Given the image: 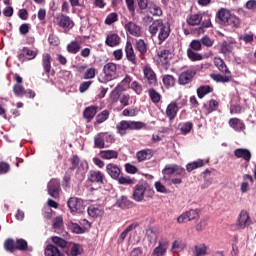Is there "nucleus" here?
Here are the masks:
<instances>
[{
	"mask_svg": "<svg viewBox=\"0 0 256 256\" xmlns=\"http://www.w3.org/2000/svg\"><path fill=\"white\" fill-rule=\"evenodd\" d=\"M52 243L53 244H48L46 246L45 256H63V254H61V251L57 247L65 249V247H67V241H65L61 237H52Z\"/></svg>",
	"mask_w": 256,
	"mask_h": 256,
	"instance_id": "f257e3e1",
	"label": "nucleus"
},
{
	"mask_svg": "<svg viewBox=\"0 0 256 256\" xmlns=\"http://www.w3.org/2000/svg\"><path fill=\"white\" fill-rule=\"evenodd\" d=\"M143 127H145L143 122L122 120L117 124L116 129L119 135L123 137V135H127V130L133 131L143 129Z\"/></svg>",
	"mask_w": 256,
	"mask_h": 256,
	"instance_id": "f03ea898",
	"label": "nucleus"
},
{
	"mask_svg": "<svg viewBox=\"0 0 256 256\" xmlns=\"http://www.w3.org/2000/svg\"><path fill=\"white\" fill-rule=\"evenodd\" d=\"M117 79V64L109 62L103 67V83Z\"/></svg>",
	"mask_w": 256,
	"mask_h": 256,
	"instance_id": "7ed1b4c3",
	"label": "nucleus"
},
{
	"mask_svg": "<svg viewBox=\"0 0 256 256\" xmlns=\"http://www.w3.org/2000/svg\"><path fill=\"white\" fill-rule=\"evenodd\" d=\"M162 173L163 175H177L178 177H185V175H187L185 168H182L181 166L175 164L166 165L165 168L162 170Z\"/></svg>",
	"mask_w": 256,
	"mask_h": 256,
	"instance_id": "20e7f679",
	"label": "nucleus"
},
{
	"mask_svg": "<svg viewBox=\"0 0 256 256\" xmlns=\"http://www.w3.org/2000/svg\"><path fill=\"white\" fill-rule=\"evenodd\" d=\"M106 143H113V135L105 132L99 133L94 137V145L98 149H103Z\"/></svg>",
	"mask_w": 256,
	"mask_h": 256,
	"instance_id": "39448f33",
	"label": "nucleus"
},
{
	"mask_svg": "<svg viewBox=\"0 0 256 256\" xmlns=\"http://www.w3.org/2000/svg\"><path fill=\"white\" fill-rule=\"evenodd\" d=\"M67 205L71 213H83V211H85V204H83V201L79 198H70Z\"/></svg>",
	"mask_w": 256,
	"mask_h": 256,
	"instance_id": "423d86ee",
	"label": "nucleus"
},
{
	"mask_svg": "<svg viewBox=\"0 0 256 256\" xmlns=\"http://www.w3.org/2000/svg\"><path fill=\"white\" fill-rule=\"evenodd\" d=\"M59 191H61V182L58 179H52L48 183V194L53 199H57L59 197Z\"/></svg>",
	"mask_w": 256,
	"mask_h": 256,
	"instance_id": "0eeeda50",
	"label": "nucleus"
},
{
	"mask_svg": "<svg viewBox=\"0 0 256 256\" xmlns=\"http://www.w3.org/2000/svg\"><path fill=\"white\" fill-rule=\"evenodd\" d=\"M195 75H197V71L195 69H188L179 75L178 82L180 85H187L191 83Z\"/></svg>",
	"mask_w": 256,
	"mask_h": 256,
	"instance_id": "6e6552de",
	"label": "nucleus"
},
{
	"mask_svg": "<svg viewBox=\"0 0 256 256\" xmlns=\"http://www.w3.org/2000/svg\"><path fill=\"white\" fill-rule=\"evenodd\" d=\"M125 30L129 35H132L133 37H141L143 35V30H141V26H139L135 22H128L124 25Z\"/></svg>",
	"mask_w": 256,
	"mask_h": 256,
	"instance_id": "1a4fd4ad",
	"label": "nucleus"
},
{
	"mask_svg": "<svg viewBox=\"0 0 256 256\" xmlns=\"http://www.w3.org/2000/svg\"><path fill=\"white\" fill-rule=\"evenodd\" d=\"M56 23L59 25V27H62L63 29H73V26L75 25L73 23V20L69 16H66L65 14H59L56 16Z\"/></svg>",
	"mask_w": 256,
	"mask_h": 256,
	"instance_id": "9d476101",
	"label": "nucleus"
},
{
	"mask_svg": "<svg viewBox=\"0 0 256 256\" xmlns=\"http://www.w3.org/2000/svg\"><path fill=\"white\" fill-rule=\"evenodd\" d=\"M237 47V41L235 39L230 38L228 41L222 42L220 46V51L223 53V55H229V53H232L233 49Z\"/></svg>",
	"mask_w": 256,
	"mask_h": 256,
	"instance_id": "9b49d317",
	"label": "nucleus"
},
{
	"mask_svg": "<svg viewBox=\"0 0 256 256\" xmlns=\"http://www.w3.org/2000/svg\"><path fill=\"white\" fill-rule=\"evenodd\" d=\"M88 179L91 183L103 185V181H105V174H103L101 171L91 170L89 172Z\"/></svg>",
	"mask_w": 256,
	"mask_h": 256,
	"instance_id": "f8f14e48",
	"label": "nucleus"
},
{
	"mask_svg": "<svg viewBox=\"0 0 256 256\" xmlns=\"http://www.w3.org/2000/svg\"><path fill=\"white\" fill-rule=\"evenodd\" d=\"M169 249V242L167 240H160L158 246L153 250L152 256H165Z\"/></svg>",
	"mask_w": 256,
	"mask_h": 256,
	"instance_id": "ddd939ff",
	"label": "nucleus"
},
{
	"mask_svg": "<svg viewBox=\"0 0 256 256\" xmlns=\"http://www.w3.org/2000/svg\"><path fill=\"white\" fill-rule=\"evenodd\" d=\"M144 77H146L149 85H157V75L149 66L143 67Z\"/></svg>",
	"mask_w": 256,
	"mask_h": 256,
	"instance_id": "4468645a",
	"label": "nucleus"
},
{
	"mask_svg": "<svg viewBox=\"0 0 256 256\" xmlns=\"http://www.w3.org/2000/svg\"><path fill=\"white\" fill-rule=\"evenodd\" d=\"M234 157L243 159L246 163H249V161H251V151L247 148H237L234 150Z\"/></svg>",
	"mask_w": 256,
	"mask_h": 256,
	"instance_id": "2eb2a0df",
	"label": "nucleus"
},
{
	"mask_svg": "<svg viewBox=\"0 0 256 256\" xmlns=\"http://www.w3.org/2000/svg\"><path fill=\"white\" fill-rule=\"evenodd\" d=\"M179 112V105H177V102L172 101L166 108V117L170 121H173L175 117H177V113Z\"/></svg>",
	"mask_w": 256,
	"mask_h": 256,
	"instance_id": "dca6fc26",
	"label": "nucleus"
},
{
	"mask_svg": "<svg viewBox=\"0 0 256 256\" xmlns=\"http://www.w3.org/2000/svg\"><path fill=\"white\" fill-rule=\"evenodd\" d=\"M105 43L108 47H117L121 44V37L117 33H110L106 36Z\"/></svg>",
	"mask_w": 256,
	"mask_h": 256,
	"instance_id": "f3484780",
	"label": "nucleus"
},
{
	"mask_svg": "<svg viewBox=\"0 0 256 256\" xmlns=\"http://www.w3.org/2000/svg\"><path fill=\"white\" fill-rule=\"evenodd\" d=\"M171 33V27L169 26V23H163L160 26V30L158 33V39L161 43H163V41H165L169 35Z\"/></svg>",
	"mask_w": 256,
	"mask_h": 256,
	"instance_id": "a211bd4d",
	"label": "nucleus"
},
{
	"mask_svg": "<svg viewBox=\"0 0 256 256\" xmlns=\"http://www.w3.org/2000/svg\"><path fill=\"white\" fill-rule=\"evenodd\" d=\"M249 225H251V218H249V213L243 210L238 218V226L240 229H245V227H249Z\"/></svg>",
	"mask_w": 256,
	"mask_h": 256,
	"instance_id": "6ab92c4d",
	"label": "nucleus"
},
{
	"mask_svg": "<svg viewBox=\"0 0 256 256\" xmlns=\"http://www.w3.org/2000/svg\"><path fill=\"white\" fill-rule=\"evenodd\" d=\"M90 217H103L105 209L101 205H91L87 209Z\"/></svg>",
	"mask_w": 256,
	"mask_h": 256,
	"instance_id": "aec40b11",
	"label": "nucleus"
},
{
	"mask_svg": "<svg viewBox=\"0 0 256 256\" xmlns=\"http://www.w3.org/2000/svg\"><path fill=\"white\" fill-rule=\"evenodd\" d=\"M106 171L112 179H119V175H121V168L117 164L110 163L106 165Z\"/></svg>",
	"mask_w": 256,
	"mask_h": 256,
	"instance_id": "412c9836",
	"label": "nucleus"
},
{
	"mask_svg": "<svg viewBox=\"0 0 256 256\" xmlns=\"http://www.w3.org/2000/svg\"><path fill=\"white\" fill-rule=\"evenodd\" d=\"M145 191L147 188L142 184L136 185L133 191V197L135 201H141L145 197Z\"/></svg>",
	"mask_w": 256,
	"mask_h": 256,
	"instance_id": "4be33fe9",
	"label": "nucleus"
},
{
	"mask_svg": "<svg viewBox=\"0 0 256 256\" xmlns=\"http://www.w3.org/2000/svg\"><path fill=\"white\" fill-rule=\"evenodd\" d=\"M136 157L139 163L149 161V159L153 157V151H151V149L140 150L136 153Z\"/></svg>",
	"mask_w": 256,
	"mask_h": 256,
	"instance_id": "5701e85b",
	"label": "nucleus"
},
{
	"mask_svg": "<svg viewBox=\"0 0 256 256\" xmlns=\"http://www.w3.org/2000/svg\"><path fill=\"white\" fill-rule=\"evenodd\" d=\"M173 54L169 50H161L158 52V59L162 65H167L171 61Z\"/></svg>",
	"mask_w": 256,
	"mask_h": 256,
	"instance_id": "b1692460",
	"label": "nucleus"
},
{
	"mask_svg": "<svg viewBox=\"0 0 256 256\" xmlns=\"http://www.w3.org/2000/svg\"><path fill=\"white\" fill-rule=\"evenodd\" d=\"M125 51H126V57L128 61H130V63H132L133 65H137L135 51L133 50V45L131 44V42L126 43Z\"/></svg>",
	"mask_w": 256,
	"mask_h": 256,
	"instance_id": "393cba45",
	"label": "nucleus"
},
{
	"mask_svg": "<svg viewBox=\"0 0 256 256\" xmlns=\"http://www.w3.org/2000/svg\"><path fill=\"white\" fill-rule=\"evenodd\" d=\"M229 125L234 129V131H245V123L239 120V118H232L229 120Z\"/></svg>",
	"mask_w": 256,
	"mask_h": 256,
	"instance_id": "a878e982",
	"label": "nucleus"
},
{
	"mask_svg": "<svg viewBox=\"0 0 256 256\" xmlns=\"http://www.w3.org/2000/svg\"><path fill=\"white\" fill-rule=\"evenodd\" d=\"M214 65L221 71V73H224V75H231V71L227 68V65H225V61L221 58H215L214 59Z\"/></svg>",
	"mask_w": 256,
	"mask_h": 256,
	"instance_id": "bb28decb",
	"label": "nucleus"
},
{
	"mask_svg": "<svg viewBox=\"0 0 256 256\" xmlns=\"http://www.w3.org/2000/svg\"><path fill=\"white\" fill-rule=\"evenodd\" d=\"M146 237L149 243H157V238L159 237V231L157 228L146 229Z\"/></svg>",
	"mask_w": 256,
	"mask_h": 256,
	"instance_id": "cd10ccee",
	"label": "nucleus"
},
{
	"mask_svg": "<svg viewBox=\"0 0 256 256\" xmlns=\"http://www.w3.org/2000/svg\"><path fill=\"white\" fill-rule=\"evenodd\" d=\"M100 157L105 160L117 159L119 152L115 150H102L100 151Z\"/></svg>",
	"mask_w": 256,
	"mask_h": 256,
	"instance_id": "c85d7f7f",
	"label": "nucleus"
},
{
	"mask_svg": "<svg viewBox=\"0 0 256 256\" xmlns=\"http://www.w3.org/2000/svg\"><path fill=\"white\" fill-rule=\"evenodd\" d=\"M28 59V61H31V59H35L37 57V52L29 49V48H23L21 52L19 53V59Z\"/></svg>",
	"mask_w": 256,
	"mask_h": 256,
	"instance_id": "c756f323",
	"label": "nucleus"
},
{
	"mask_svg": "<svg viewBox=\"0 0 256 256\" xmlns=\"http://www.w3.org/2000/svg\"><path fill=\"white\" fill-rule=\"evenodd\" d=\"M133 229H137V224H130L119 236L118 243H123L129 235H131V231Z\"/></svg>",
	"mask_w": 256,
	"mask_h": 256,
	"instance_id": "7c9ffc66",
	"label": "nucleus"
},
{
	"mask_svg": "<svg viewBox=\"0 0 256 256\" xmlns=\"http://www.w3.org/2000/svg\"><path fill=\"white\" fill-rule=\"evenodd\" d=\"M186 21L191 26L199 25L203 21V16L201 14H192L187 17Z\"/></svg>",
	"mask_w": 256,
	"mask_h": 256,
	"instance_id": "2f4dec72",
	"label": "nucleus"
},
{
	"mask_svg": "<svg viewBox=\"0 0 256 256\" xmlns=\"http://www.w3.org/2000/svg\"><path fill=\"white\" fill-rule=\"evenodd\" d=\"M211 79H213V81H216V83H229L231 76L226 75L223 76L221 74H217V73H212L210 74Z\"/></svg>",
	"mask_w": 256,
	"mask_h": 256,
	"instance_id": "473e14b6",
	"label": "nucleus"
},
{
	"mask_svg": "<svg viewBox=\"0 0 256 256\" xmlns=\"http://www.w3.org/2000/svg\"><path fill=\"white\" fill-rule=\"evenodd\" d=\"M42 65L44 67L45 73H51V55L43 54Z\"/></svg>",
	"mask_w": 256,
	"mask_h": 256,
	"instance_id": "72a5a7b5",
	"label": "nucleus"
},
{
	"mask_svg": "<svg viewBox=\"0 0 256 256\" xmlns=\"http://www.w3.org/2000/svg\"><path fill=\"white\" fill-rule=\"evenodd\" d=\"M121 91H123V87L120 84H118L116 88L111 92L110 99L114 103H117V101H119V99L121 98Z\"/></svg>",
	"mask_w": 256,
	"mask_h": 256,
	"instance_id": "f704fd0d",
	"label": "nucleus"
},
{
	"mask_svg": "<svg viewBox=\"0 0 256 256\" xmlns=\"http://www.w3.org/2000/svg\"><path fill=\"white\" fill-rule=\"evenodd\" d=\"M204 165H205V161L202 159H199L197 161L187 164L186 170L189 173H191V171H195V169H199V167H203Z\"/></svg>",
	"mask_w": 256,
	"mask_h": 256,
	"instance_id": "c9c22d12",
	"label": "nucleus"
},
{
	"mask_svg": "<svg viewBox=\"0 0 256 256\" xmlns=\"http://www.w3.org/2000/svg\"><path fill=\"white\" fill-rule=\"evenodd\" d=\"M81 49V45L77 41H72L67 45L68 53H72V55H77Z\"/></svg>",
	"mask_w": 256,
	"mask_h": 256,
	"instance_id": "e433bc0d",
	"label": "nucleus"
},
{
	"mask_svg": "<svg viewBox=\"0 0 256 256\" xmlns=\"http://www.w3.org/2000/svg\"><path fill=\"white\" fill-rule=\"evenodd\" d=\"M163 25V20H156L149 26V33L152 35H157L161 26Z\"/></svg>",
	"mask_w": 256,
	"mask_h": 256,
	"instance_id": "4c0bfd02",
	"label": "nucleus"
},
{
	"mask_svg": "<svg viewBox=\"0 0 256 256\" xmlns=\"http://www.w3.org/2000/svg\"><path fill=\"white\" fill-rule=\"evenodd\" d=\"M81 253H83V247L81 246V244H70V256L81 255Z\"/></svg>",
	"mask_w": 256,
	"mask_h": 256,
	"instance_id": "58836bf2",
	"label": "nucleus"
},
{
	"mask_svg": "<svg viewBox=\"0 0 256 256\" xmlns=\"http://www.w3.org/2000/svg\"><path fill=\"white\" fill-rule=\"evenodd\" d=\"M225 25H228L229 27H236L237 28L241 25V20L239 19V17L230 14V17L226 21Z\"/></svg>",
	"mask_w": 256,
	"mask_h": 256,
	"instance_id": "ea45409f",
	"label": "nucleus"
},
{
	"mask_svg": "<svg viewBox=\"0 0 256 256\" xmlns=\"http://www.w3.org/2000/svg\"><path fill=\"white\" fill-rule=\"evenodd\" d=\"M213 91V88H211L210 86H200L197 89V95L199 97V99H203V97H205V95L211 93Z\"/></svg>",
	"mask_w": 256,
	"mask_h": 256,
	"instance_id": "a19ab883",
	"label": "nucleus"
},
{
	"mask_svg": "<svg viewBox=\"0 0 256 256\" xmlns=\"http://www.w3.org/2000/svg\"><path fill=\"white\" fill-rule=\"evenodd\" d=\"M95 115H97V107L95 106L87 107L84 111L85 119H93Z\"/></svg>",
	"mask_w": 256,
	"mask_h": 256,
	"instance_id": "79ce46f5",
	"label": "nucleus"
},
{
	"mask_svg": "<svg viewBox=\"0 0 256 256\" xmlns=\"http://www.w3.org/2000/svg\"><path fill=\"white\" fill-rule=\"evenodd\" d=\"M207 253V246L205 244H198L195 246L194 256H205Z\"/></svg>",
	"mask_w": 256,
	"mask_h": 256,
	"instance_id": "37998d69",
	"label": "nucleus"
},
{
	"mask_svg": "<svg viewBox=\"0 0 256 256\" xmlns=\"http://www.w3.org/2000/svg\"><path fill=\"white\" fill-rule=\"evenodd\" d=\"M148 10L151 15H154L156 17H161V15H163V11L161 10V8L155 4H150L148 6Z\"/></svg>",
	"mask_w": 256,
	"mask_h": 256,
	"instance_id": "c03bdc74",
	"label": "nucleus"
},
{
	"mask_svg": "<svg viewBox=\"0 0 256 256\" xmlns=\"http://www.w3.org/2000/svg\"><path fill=\"white\" fill-rule=\"evenodd\" d=\"M4 249L9 251V253H13V251H17V246L15 245V241L13 239H7L4 242Z\"/></svg>",
	"mask_w": 256,
	"mask_h": 256,
	"instance_id": "a18cd8bd",
	"label": "nucleus"
},
{
	"mask_svg": "<svg viewBox=\"0 0 256 256\" xmlns=\"http://www.w3.org/2000/svg\"><path fill=\"white\" fill-rule=\"evenodd\" d=\"M217 107H219V102H217V100H210L209 105H204L207 113H213V111H217Z\"/></svg>",
	"mask_w": 256,
	"mask_h": 256,
	"instance_id": "49530a36",
	"label": "nucleus"
},
{
	"mask_svg": "<svg viewBox=\"0 0 256 256\" xmlns=\"http://www.w3.org/2000/svg\"><path fill=\"white\" fill-rule=\"evenodd\" d=\"M117 205L121 209H126V207H131V201L127 199V196H121L117 201Z\"/></svg>",
	"mask_w": 256,
	"mask_h": 256,
	"instance_id": "de8ad7c7",
	"label": "nucleus"
},
{
	"mask_svg": "<svg viewBox=\"0 0 256 256\" xmlns=\"http://www.w3.org/2000/svg\"><path fill=\"white\" fill-rule=\"evenodd\" d=\"M68 227L69 229H71L73 233H77V234L85 233V228H83L82 226H79V224L77 223L69 222Z\"/></svg>",
	"mask_w": 256,
	"mask_h": 256,
	"instance_id": "09e8293b",
	"label": "nucleus"
},
{
	"mask_svg": "<svg viewBox=\"0 0 256 256\" xmlns=\"http://www.w3.org/2000/svg\"><path fill=\"white\" fill-rule=\"evenodd\" d=\"M185 249V244L181 240H176L172 244V253H179V251H183Z\"/></svg>",
	"mask_w": 256,
	"mask_h": 256,
	"instance_id": "8fccbe9b",
	"label": "nucleus"
},
{
	"mask_svg": "<svg viewBox=\"0 0 256 256\" xmlns=\"http://www.w3.org/2000/svg\"><path fill=\"white\" fill-rule=\"evenodd\" d=\"M148 94L152 103H159V101H161V94L155 91V89L148 90Z\"/></svg>",
	"mask_w": 256,
	"mask_h": 256,
	"instance_id": "3c124183",
	"label": "nucleus"
},
{
	"mask_svg": "<svg viewBox=\"0 0 256 256\" xmlns=\"http://www.w3.org/2000/svg\"><path fill=\"white\" fill-rule=\"evenodd\" d=\"M187 56L191 61H201L203 59V56H201V54L193 51L192 49L187 50Z\"/></svg>",
	"mask_w": 256,
	"mask_h": 256,
	"instance_id": "603ef678",
	"label": "nucleus"
},
{
	"mask_svg": "<svg viewBox=\"0 0 256 256\" xmlns=\"http://www.w3.org/2000/svg\"><path fill=\"white\" fill-rule=\"evenodd\" d=\"M231 16V13H229V11L225 10V9H221L218 12V19H220V21H222V23H227V21L229 20V17Z\"/></svg>",
	"mask_w": 256,
	"mask_h": 256,
	"instance_id": "864d4df0",
	"label": "nucleus"
},
{
	"mask_svg": "<svg viewBox=\"0 0 256 256\" xmlns=\"http://www.w3.org/2000/svg\"><path fill=\"white\" fill-rule=\"evenodd\" d=\"M180 130L183 133V135H187L192 129H193V123L191 122H185L179 124Z\"/></svg>",
	"mask_w": 256,
	"mask_h": 256,
	"instance_id": "5fc2aeb1",
	"label": "nucleus"
},
{
	"mask_svg": "<svg viewBox=\"0 0 256 256\" xmlns=\"http://www.w3.org/2000/svg\"><path fill=\"white\" fill-rule=\"evenodd\" d=\"M13 92L16 97H24L25 96V88L21 84L14 85Z\"/></svg>",
	"mask_w": 256,
	"mask_h": 256,
	"instance_id": "6e6d98bb",
	"label": "nucleus"
},
{
	"mask_svg": "<svg viewBox=\"0 0 256 256\" xmlns=\"http://www.w3.org/2000/svg\"><path fill=\"white\" fill-rule=\"evenodd\" d=\"M162 81L165 87H173L175 85V78L172 75H164Z\"/></svg>",
	"mask_w": 256,
	"mask_h": 256,
	"instance_id": "4d7b16f0",
	"label": "nucleus"
},
{
	"mask_svg": "<svg viewBox=\"0 0 256 256\" xmlns=\"http://www.w3.org/2000/svg\"><path fill=\"white\" fill-rule=\"evenodd\" d=\"M118 183L120 185H135V180L131 179L128 176L118 177Z\"/></svg>",
	"mask_w": 256,
	"mask_h": 256,
	"instance_id": "13d9d810",
	"label": "nucleus"
},
{
	"mask_svg": "<svg viewBox=\"0 0 256 256\" xmlns=\"http://www.w3.org/2000/svg\"><path fill=\"white\" fill-rule=\"evenodd\" d=\"M107 119H109V110L102 111L96 117L97 123H105V121H107Z\"/></svg>",
	"mask_w": 256,
	"mask_h": 256,
	"instance_id": "bf43d9fd",
	"label": "nucleus"
},
{
	"mask_svg": "<svg viewBox=\"0 0 256 256\" xmlns=\"http://www.w3.org/2000/svg\"><path fill=\"white\" fill-rule=\"evenodd\" d=\"M119 16L117 15V13L112 12L110 13L106 19H105V23L106 25H113V23H116V21L118 20Z\"/></svg>",
	"mask_w": 256,
	"mask_h": 256,
	"instance_id": "052dcab7",
	"label": "nucleus"
},
{
	"mask_svg": "<svg viewBox=\"0 0 256 256\" xmlns=\"http://www.w3.org/2000/svg\"><path fill=\"white\" fill-rule=\"evenodd\" d=\"M136 49L143 55L144 53H147V44H145V41L140 39L136 43Z\"/></svg>",
	"mask_w": 256,
	"mask_h": 256,
	"instance_id": "680f3d73",
	"label": "nucleus"
},
{
	"mask_svg": "<svg viewBox=\"0 0 256 256\" xmlns=\"http://www.w3.org/2000/svg\"><path fill=\"white\" fill-rule=\"evenodd\" d=\"M130 87L134 90L136 95H141V93H143V86L137 81H133Z\"/></svg>",
	"mask_w": 256,
	"mask_h": 256,
	"instance_id": "e2e57ef3",
	"label": "nucleus"
},
{
	"mask_svg": "<svg viewBox=\"0 0 256 256\" xmlns=\"http://www.w3.org/2000/svg\"><path fill=\"white\" fill-rule=\"evenodd\" d=\"M240 41H244V43H253V33L243 34L239 36Z\"/></svg>",
	"mask_w": 256,
	"mask_h": 256,
	"instance_id": "0e129e2a",
	"label": "nucleus"
},
{
	"mask_svg": "<svg viewBox=\"0 0 256 256\" xmlns=\"http://www.w3.org/2000/svg\"><path fill=\"white\" fill-rule=\"evenodd\" d=\"M97 70L95 68H88L84 73V79H95V73Z\"/></svg>",
	"mask_w": 256,
	"mask_h": 256,
	"instance_id": "69168bd1",
	"label": "nucleus"
},
{
	"mask_svg": "<svg viewBox=\"0 0 256 256\" xmlns=\"http://www.w3.org/2000/svg\"><path fill=\"white\" fill-rule=\"evenodd\" d=\"M16 249L19 251H25V249H27V241L24 239H18L16 241Z\"/></svg>",
	"mask_w": 256,
	"mask_h": 256,
	"instance_id": "338daca9",
	"label": "nucleus"
},
{
	"mask_svg": "<svg viewBox=\"0 0 256 256\" xmlns=\"http://www.w3.org/2000/svg\"><path fill=\"white\" fill-rule=\"evenodd\" d=\"M131 99V96L129 94H123L120 96V103L123 107L129 106V101Z\"/></svg>",
	"mask_w": 256,
	"mask_h": 256,
	"instance_id": "774afa93",
	"label": "nucleus"
}]
</instances>
